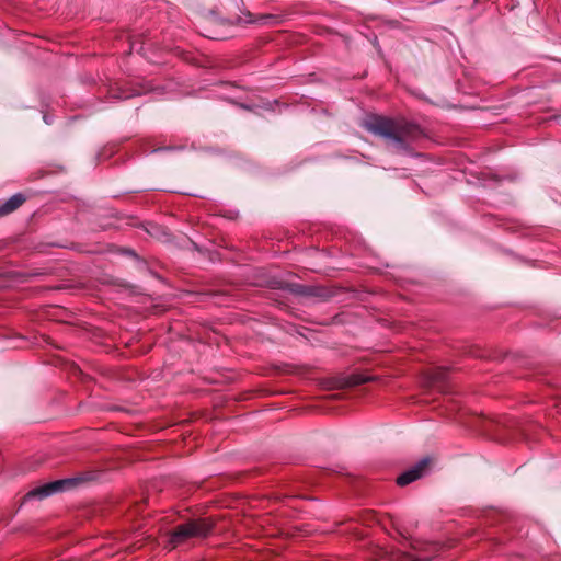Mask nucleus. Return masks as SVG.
<instances>
[{
	"label": "nucleus",
	"instance_id": "obj_6",
	"mask_svg": "<svg viewBox=\"0 0 561 561\" xmlns=\"http://www.w3.org/2000/svg\"><path fill=\"white\" fill-rule=\"evenodd\" d=\"M276 18L273 16V15H268V14H262L260 16H257L256 19L252 20H244V23H261V24H266L268 21H272V20H275Z\"/></svg>",
	"mask_w": 561,
	"mask_h": 561
},
{
	"label": "nucleus",
	"instance_id": "obj_3",
	"mask_svg": "<svg viewBox=\"0 0 561 561\" xmlns=\"http://www.w3.org/2000/svg\"><path fill=\"white\" fill-rule=\"evenodd\" d=\"M72 484H73V480H70V479L53 481L45 485H42V486L31 490L25 495V500L34 499V497L44 499V497H47L56 492L62 491L64 489H66V486H70Z\"/></svg>",
	"mask_w": 561,
	"mask_h": 561
},
{
	"label": "nucleus",
	"instance_id": "obj_9",
	"mask_svg": "<svg viewBox=\"0 0 561 561\" xmlns=\"http://www.w3.org/2000/svg\"><path fill=\"white\" fill-rule=\"evenodd\" d=\"M412 561H423L421 558H414Z\"/></svg>",
	"mask_w": 561,
	"mask_h": 561
},
{
	"label": "nucleus",
	"instance_id": "obj_2",
	"mask_svg": "<svg viewBox=\"0 0 561 561\" xmlns=\"http://www.w3.org/2000/svg\"><path fill=\"white\" fill-rule=\"evenodd\" d=\"M214 525L210 518L192 519L180 524L169 534L165 548L172 550L184 545L190 539L206 538L213 531Z\"/></svg>",
	"mask_w": 561,
	"mask_h": 561
},
{
	"label": "nucleus",
	"instance_id": "obj_4",
	"mask_svg": "<svg viewBox=\"0 0 561 561\" xmlns=\"http://www.w3.org/2000/svg\"><path fill=\"white\" fill-rule=\"evenodd\" d=\"M431 463L430 458H423L417 463H415L412 468L408 469L407 471L402 472L397 478V484L400 486H405L420 478H422L425 472L428 469V466Z\"/></svg>",
	"mask_w": 561,
	"mask_h": 561
},
{
	"label": "nucleus",
	"instance_id": "obj_7",
	"mask_svg": "<svg viewBox=\"0 0 561 561\" xmlns=\"http://www.w3.org/2000/svg\"><path fill=\"white\" fill-rule=\"evenodd\" d=\"M443 379V371H438L437 370L435 373H433V376H432V380L433 381H437V380H440Z\"/></svg>",
	"mask_w": 561,
	"mask_h": 561
},
{
	"label": "nucleus",
	"instance_id": "obj_1",
	"mask_svg": "<svg viewBox=\"0 0 561 561\" xmlns=\"http://www.w3.org/2000/svg\"><path fill=\"white\" fill-rule=\"evenodd\" d=\"M363 127L382 138L386 146L394 153L411 154L413 142L423 137L422 128L405 118L370 115L363 122Z\"/></svg>",
	"mask_w": 561,
	"mask_h": 561
},
{
	"label": "nucleus",
	"instance_id": "obj_5",
	"mask_svg": "<svg viewBox=\"0 0 561 561\" xmlns=\"http://www.w3.org/2000/svg\"><path fill=\"white\" fill-rule=\"evenodd\" d=\"M26 197L22 193H16L11 196L8 201L0 205V217L7 216L13 211H15L19 207H21Z\"/></svg>",
	"mask_w": 561,
	"mask_h": 561
},
{
	"label": "nucleus",
	"instance_id": "obj_8",
	"mask_svg": "<svg viewBox=\"0 0 561 561\" xmlns=\"http://www.w3.org/2000/svg\"><path fill=\"white\" fill-rule=\"evenodd\" d=\"M366 379H363V378H356L353 382L354 383H362V382H365Z\"/></svg>",
	"mask_w": 561,
	"mask_h": 561
}]
</instances>
